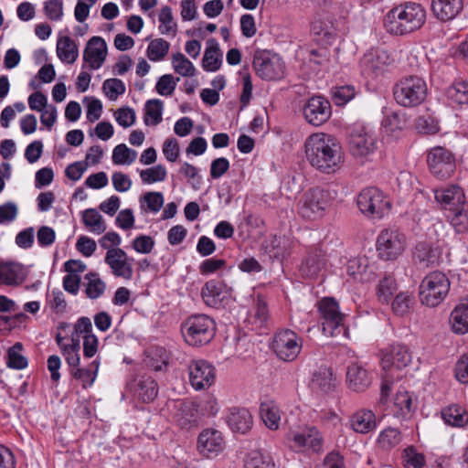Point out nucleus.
<instances>
[{
	"mask_svg": "<svg viewBox=\"0 0 468 468\" xmlns=\"http://www.w3.org/2000/svg\"><path fill=\"white\" fill-rule=\"evenodd\" d=\"M304 152L311 166L323 174L335 173L344 163L340 144L327 133H315L309 135L304 143Z\"/></svg>",
	"mask_w": 468,
	"mask_h": 468,
	"instance_id": "1",
	"label": "nucleus"
},
{
	"mask_svg": "<svg viewBox=\"0 0 468 468\" xmlns=\"http://www.w3.org/2000/svg\"><path fill=\"white\" fill-rule=\"evenodd\" d=\"M426 21V10L419 3L405 2L393 7L384 20L387 31L404 36L420 29Z\"/></svg>",
	"mask_w": 468,
	"mask_h": 468,
	"instance_id": "2",
	"label": "nucleus"
},
{
	"mask_svg": "<svg viewBox=\"0 0 468 468\" xmlns=\"http://www.w3.org/2000/svg\"><path fill=\"white\" fill-rule=\"evenodd\" d=\"M435 200L448 211L447 217L457 232L468 230V202L463 190L451 185L434 190Z\"/></svg>",
	"mask_w": 468,
	"mask_h": 468,
	"instance_id": "3",
	"label": "nucleus"
},
{
	"mask_svg": "<svg viewBox=\"0 0 468 468\" xmlns=\"http://www.w3.org/2000/svg\"><path fill=\"white\" fill-rule=\"evenodd\" d=\"M427 93L426 81L417 75L403 77L393 87L395 101L405 108H414L420 105L425 101Z\"/></svg>",
	"mask_w": 468,
	"mask_h": 468,
	"instance_id": "4",
	"label": "nucleus"
},
{
	"mask_svg": "<svg viewBox=\"0 0 468 468\" xmlns=\"http://www.w3.org/2000/svg\"><path fill=\"white\" fill-rule=\"evenodd\" d=\"M181 332L187 345L191 346H205L216 335V323L206 314L191 315L183 322Z\"/></svg>",
	"mask_w": 468,
	"mask_h": 468,
	"instance_id": "5",
	"label": "nucleus"
},
{
	"mask_svg": "<svg viewBox=\"0 0 468 468\" xmlns=\"http://www.w3.org/2000/svg\"><path fill=\"white\" fill-rule=\"evenodd\" d=\"M323 333L331 337L348 338V329L344 323L345 314L340 312L338 303L333 298H324L319 302Z\"/></svg>",
	"mask_w": 468,
	"mask_h": 468,
	"instance_id": "6",
	"label": "nucleus"
},
{
	"mask_svg": "<svg viewBox=\"0 0 468 468\" xmlns=\"http://www.w3.org/2000/svg\"><path fill=\"white\" fill-rule=\"evenodd\" d=\"M449 290L450 282L444 273L431 272L425 276L420 285V300L422 304L435 307L443 301Z\"/></svg>",
	"mask_w": 468,
	"mask_h": 468,
	"instance_id": "7",
	"label": "nucleus"
},
{
	"mask_svg": "<svg viewBox=\"0 0 468 468\" xmlns=\"http://www.w3.org/2000/svg\"><path fill=\"white\" fill-rule=\"evenodd\" d=\"M329 191L316 186L306 191L299 207V214L303 218L316 220L323 218L330 206Z\"/></svg>",
	"mask_w": 468,
	"mask_h": 468,
	"instance_id": "8",
	"label": "nucleus"
},
{
	"mask_svg": "<svg viewBox=\"0 0 468 468\" xmlns=\"http://www.w3.org/2000/svg\"><path fill=\"white\" fill-rule=\"evenodd\" d=\"M359 210L366 216L381 218L390 209L388 198L377 187L364 188L356 199Z\"/></svg>",
	"mask_w": 468,
	"mask_h": 468,
	"instance_id": "9",
	"label": "nucleus"
},
{
	"mask_svg": "<svg viewBox=\"0 0 468 468\" xmlns=\"http://www.w3.org/2000/svg\"><path fill=\"white\" fill-rule=\"evenodd\" d=\"M405 247L406 237L398 229H385L378 236L376 248L381 260H397L403 253Z\"/></svg>",
	"mask_w": 468,
	"mask_h": 468,
	"instance_id": "10",
	"label": "nucleus"
},
{
	"mask_svg": "<svg viewBox=\"0 0 468 468\" xmlns=\"http://www.w3.org/2000/svg\"><path fill=\"white\" fill-rule=\"evenodd\" d=\"M302 346V338L290 329L281 330L273 337V351L280 359L286 362L295 360L301 352Z\"/></svg>",
	"mask_w": 468,
	"mask_h": 468,
	"instance_id": "11",
	"label": "nucleus"
},
{
	"mask_svg": "<svg viewBox=\"0 0 468 468\" xmlns=\"http://www.w3.org/2000/svg\"><path fill=\"white\" fill-rule=\"evenodd\" d=\"M431 173L439 179L451 177L456 168L452 153L441 146L432 148L427 157Z\"/></svg>",
	"mask_w": 468,
	"mask_h": 468,
	"instance_id": "12",
	"label": "nucleus"
},
{
	"mask_svg": "<svg viewBox=\"0 0 468 468\" xmlns=\"http://www.w3.org/2000/svg\"><path fill=\"white\" fill-rule=\"evenodd\" d=\"M188 376L193 388L206 389L215 381V367L203 359L192 360L188 365Z\"/></svg>",
	"mask_w": 468,
	"mask_h": 468,
	"instance_id": "13",
	"label": "nucleus"
},
{
	"mask_svg": "<svg viewBox=\"0 0 468 468\" xmlns=\"http://www.w3.org/2000/svg\"><path fill=\"white\" fill-rule=\"evenodd\" d=\"M412 360V355L408 346L393 344L383 351L381 366L386 372L392 369L400 370L407 367Z\"/></svg>",
	"mask_w": 468,
	"mask_h": 468,
	"instance_id": "14",
	"label": "nucleus"
},
{
	"mask_svg": "<svg viewBox=\"0 0 468 468\" xmlns=\"http://www.w3.org/2000/svg\"><path fill=\"white\" fill-rule=\"evenodd\" d=\"M391 58L384 49H370L360 60L361 72L370 78L382 74L390 64Z\"/></svg>",
	"mask_w": 468,
	"mask_h": 468,
	"instance_id": "15",
	"label": "nucleus"
},
{
	"mask_svg": "<svg viewBox=\"0 0 468 468\" xmlns=\"http://www.w3.org/2000/svg\"><path fill=\"white\" fill-rule=\"evenodd\" d=\"M303 112L306 122L320 126L331 116V104L322 96H313L304 104Z\"/></svg>",
	"mask_w": 468,
	"mask_h": 468,
	"instance_id": "16",
	"label": "nucleus"
},
{
	"mask_svg": "<svg viewBox=\"0 0 468 468\" xmlns=\"http://www.w3.org/2000/svg\"><path fill=\"white\" fill-rule=\"evenodd\" d=\"M253 67L257 75L262 80H273L281 79L284 73V65L279 58H270L267 54L255 56Z\"/></svg>",
	"mask_w": 468,
	"mask_h": 468,
	"instance_id": "17",
	"label": "nucleus"
},
{
	"mask_svg": "<svg viewBox=\"0 0 468 468\" xmlns=\"http://www.w3.org/2000/svg\"><path fill=\"white\" fill-rule=\"evenodd\" d=\"M104 261L115 277H121L125 280L133 278V265L130 262L131 260L122 249L109 250L106 252Z\"/></svg>",
	"mask_w": 468,
	"mask_h": 468,
	"instance_id": "18",
	"label": "nucleus"
},
{
	"mask_svg": "<svg viewBox=\"0 0 468 468\" xmlns=\"http://www.w3.org/2000/svg\"><path fill=\"white\" fill-rule=\"evenodd\" d=\"M225 441L222 433L215 429H206L198 436L197 449L207 458L217 456L223 451Z\"/></svg>",
	"mask_w": 468,
	"mask_h": 468,
	"instance_id": "19",
	"label": "nucleus"
},
{
	"mask_svg": "<svg viewBox=\"0 0 468 468\" xmlns=\"http://www.w3.org/2000/svg\"><path fill=\"white\" fill-rule=\"evenodd\" d=\"M107 45L101 37H92L83 51V60L89 63L91 69H100L106 59Z\"/></svg>",
	"mask_w": 468,
	"mask_h": 468,
	"instance_id": "20",
	"label": "nucleus"
},
{
	"mask_svg": "<svg viewBox=\"0 0 468 468\" xmlns=\"http://www.w3.org/2000/svg\"><path fill=\"white\" fill-rule=\"evenodd\" d=\"M346 271L349 276L361 282H370L377 279L374 265H370L367 257H356L348 261Z\"/></svg>",
	"mask_w": 468,
	"mask_h": 468,
	"instance_id": "21",
	"label": "nucleus"
},
{
	"mask_svg": "<svg viewBox=\"0 0 468 468\" xmlns=\"http://www.w3.org/2000/svg\"><path fill=\"white\" fill-rule=\"evenodd\" d=\"M376 137L363 130L356 131L350 137V151L356 157H367L372 154L376 149Z\"/></svg>",
	"mask_w": 468,
	"mask_h": 468,
	"instance_id": "22",
	"label": "nucleus"
},
{
	"mask_svg": "<svg viewBox=\"0 0 468 468\" xmlns=\"http://www.w3.org/2000/svg\"><path fill=\"white\" fill-rule=\"evenodd\" d=\"M463 9V0H431V10L441 22L453 20Z\"/></svg>",
	"mask_w": 468,
	"mask_h": 468,
	"instance_id": "23",
	"label": "nucleus"
},
{
	"mask_svg": "<svg viewBox=\"0 0 468 468\" xmlns=\"http://www.w3.org/2000/svg\"><path fill=\"white\" fill-rule=\"evenodd\" d=\"M229 295L227 285L218 280L207 282L201 290V296L205 303L210 307H219Z\"/></svg>",
	"mask_w": 468,
	"mask_h": 468,
	"instance_id": "24",
	"label": "nucleus"
},
{
	"mask_svg": "<svg viewBox=\"0 0 468 468\" xmlns=\"http://www.w3.org/2000/svg\"><path fill=\"white\" fill-rule=\"evenodd\" d=\"M348 388L356 392L365 391L372 382V375L361 365L351 364L346 371Z\"/></svg>",
	"mask_w": 468,
	"mask_h": 468,
	"instance_id": "25",
	"label": "nucleus"
},
{
	"mask_svg": "<svg viewBox=\"0 0 468 468\" xmlns=\"http://www.w3.org/2000/svg\"><path fill=\"white\" fill-rule=\"evenodd\" d=\"M174 419L183 429L196 426L198 421L197 406L189 401H177L174 403Z\"/></svg>",
	"mask_w": 468,
	"mask_h": 468,
	"instance_id": "26",
	"label": "nucleus"
},
{
	"mask_svg": "<svg viewBox=\"0 0 468 468\" xmlns=\"http://www.w3.org/2000/svg\"><path fill=\"white\" fill-rule=\"evenodd\" d=\"M27 273L21 263L14 261L0 262V284L16 286L25 282Z\"/></svg>",
	"mask_w": 468,
	"mask_h": 468,
	"instance_id": "27",
	"label": "nucleus"
},
{
	"mask_svg": "<svg viewBox=\"0 0 468 468\" xmlns=\"http://www.w3.org/2000/svg\"><path fill=\"white\" fill-rule=\"evenodd\" d=\"M227 423L232 431L245 434L251 429L253 420L247 409L232 408L227 416Z\"/></svg>",
	"mask_w": 468,
	"mask_h": 468,
	"instance_id": "28",
	"label": "nucleus"
},
{
	"mask_svg": "<svg viewBox=\"0 0 468 468\" xmlns=\"http://www.w3.org/2000/svg\"><path fill=\"white\" fill-rule=\"evenodd\" d=\"M440 256L438 248L425 242L418 243L413 251V261L421 269L437 265Z\"/></svg>",
	"mask_w": 468,
	"mask_h": 468,
	"instance_id": "29",
	"label": "nucleus"
},
{
	"mask_svg": "<svg viewBox=\"0 0 468 468\" xmlns=\"http://www.w3.org/2000/svg\"><path fill=\"white\" fill-rule=\"evenodd\" d=\"M350 426L357 433H368L377 426L374 412L369 410H357L350 418Z\"/></svg>",
	"mask_w": 468,
	"mask_h": 468,
	"instance_id": "30",
	"label": "nucleus"
},
{
	"mask_svg": "<svg viewBox=\"0 0 468 468\" xmlns=\"http://www.w3.org/2000/svg\"><path fill=\"white\" fill-rule=\"evenodd\" d=\"M311 387L314 390L328 394L335 389V378L328 367H320L313 375Z\"/></svg>",
	"mask_w": 468,
	"mask_h": 468,
	"instance_id": "31",
	"label": "nucleus"
},
{
	"mask_svg": "<svg viewBox=\"0 0 468 468\" xmlns=\"http://www.w3.org/2000/svg\"><path fill=\"white\" fill-rule=\"evenodd\" d=\"M292 441L294 447L298 449L309 448L314 452H319L322 447L321 438L314 428L293 434Z\"/></svg>",
	"mask_w": 468,
	"mask_h": 468,
	"instance_id": "32",
	"label": "nucleus"
},
{
	"mask_svg": "<svg viewBox=\"0 0 468 468\" xmlns=\"http://www.w3.org/2000/svg\"><path fill=\"white\" fill-rule=\"evenodd\" d=\"M324 266V259L320 250H315L308 254L303 261L300 271L306 278H314Z\"/></svg>",
	"mask_w": 468,
	"mask_h": 468,
	"instance_id": "33",
	"label": "nucleus"
},
{
	"mask_svg": "<svg viewBox=\"0 0 468 468\" xmlns=\"http://www.w3.org/2000/svg\"><path fill=\"white\" fill-rule=\"evenodd\" d=\"M391 411L394 417L399 419H405L412 411V398L411 395L405 389L397 391L392 406Z\"/></svg>",
	"mask_w": 468,
	"mask_h": 468,
	"instance_id": "34",
	"label": "nucleus"
},
{
	"mask_svg": "<svg viewBox=\"0 0 468 468\" xmlns=\"http://www.w3.org/2000/svg\"><path fill=\"white\" fill-rule=\"evenodd\" d=\"M57 55L63 61L74 63L79 57V48L69 37H60L57 42Z\"/></svg>",
	"mask_w": 468,
	"mask_h": 468,
	"instance_id": "35",
	"label": "nucleus"
},
{
	"mask_svg": "<svg viewBox=\"0 0 468 468\" xmlns=\"http://www.w3.org/2000/svg\"><path fill=\"white\" fill-rule=\"evenodd\" d=\"M100 362L95 359L90 365V368L80 367V366L69 369L70 376L76 380L80 381L83 388H88L92 386L96 379Z\"/></svg>",
	"mask_w": 468,
	"mask_h": 468,
	"instance_id": "36",
	"label": "nucleus"
},
{
	"mask_svg": "<svg viewBox=\"0 0 468 468\" xmlns=\"http://www.w3.org/2000/svg\"><path fill=\"white\" fill-rule=\"evenodd\" d=\"M441 417L452 427L463 428L468 424V411L459 405H452L442 410Z\"/></svg>",
	"mask_w": 468,
	"mask_h": 468,
	"instance_id": "37",
	"label": "nucleus"
},
{
	"mask_svg": "<svg viewBox=\"0 0 468 468\" xmlns=\"http://www.w3.org/2000/svg\"><path fill=\"white\" fill-rule=\"evenodd\" d=\"M261 417L265 425L271 430H277L280 425L281 414L278 405L272 400L261 402L260 406Z\"/></svg>",
	"mask_w": 468,
	"mask_h": 468,
	"instance_id": "38",
	"label": "nucleus"
},
{
	"mask_svg": "<svg viewBox=\"0 0 468 468\" xmlns=\"http://www.w3.org/2000/svg\"><path fill=\"white\" fill-rule=\"evenodd\" d=\"M221 55L219 54V48L214 38L207 40V48L205 51L202 66L207 71L218 70L222 63Z\"/></svg>",
	"mask_w": 468,
	"mask_h": 468,
	"instance_id": "39",
	"label": "nucleus"
},
{
	"mask_svg": "<svg viewBox=\"0 0 468 468\" xmlns=\"http://www.w3.org/2000/svg\"><path fill=\"white\" fill-rule=\"evenodd\" d=\"M452 329L457 334L468 332V304H459L452 312L450 317Z\"/></svg>",
	"mask_w": 468,
	"mask_h": 468,
	"instance_id": "40",
	"label": "nucleus"
},
{
	"mask_svg": "<svg viewBox=\"0 0 468 468\" xmlns=\"http://www.w3.org/2000/svg\"><path fill=\"white\" fill-rule=\"evenodd\" d=\"M82 221L90 232L96 234H101L107 229L101 215L94 208H88L83 211Z\"/></svg>",
	"mask_w": 468,
	"mask_h": 468,
	"instance_id": "41",
	"label": "nucleus"
},
{
	"mask_svg": "<svg viewBox=\"0 0 468 468\" xmlns=\"http://www.w3.org/2000/svg\"><path fill=\"white\" fill-rule=\"evenodd\" d=\"M163 101L159 99H152L146 101L144 121L146 125H157L162 122Z\"/></svg>",
	"mask_w": 468,
	"mask_h": 468,
	"instance_id": "42",
	"label": "nucleus"
},
{
	"mask_svg": "<svg viewBox=\"0 0 468 468\" xmlns=\"http://www.w3.org/2000/svg\"><path fill=\"white\" fill-rule=\"evenodd\" d=\"M401 439V432L398 429L388 427L380 432L377 443L380 449L389 451L399 445Z\"/></svg>",
	"mask_w": 468,
	"mask_h": 468,
	"instance_id": "43",
	"label": "nucleus"
},
{
	"mask_svg": "<svg viewBox=\"0 0 468 468\" xmlns=\"http://www.w3.org/2000/svg\"><path fill=\"white\" fill-rule=\"evenodd\" d=\"M86 284L85 293L90 299H97L103 294L106 289L105 282L99 277L97 272H89L85 275Z\"/></svg>",
	"mask_w": 468,
	"mask_h": 468,
	"instance_id": "44",
	"label": "nucleus"
},
{
	"mask_svg": "<svg viewBox=\"0 0 468 468\" xmlns=\"http://www.w3.org/2000/svg\"><path fill=\"white\" fill-rule=\"evenodd\" d=\"M447 97L453 103L468 104V81L458 80L447 90Z\"/></svg>",
	"mask_w": 468,
	"mask_h": 468,
	"instance_id": "45",
	"label": "nucleus"
},
{
	"mask_svg": "<svg viewBox=\"0 0 468 468\" xmlns=\"http://www.w3.org/2000/svg\"><path fill=\"white\" fill-rule=\"evenodd\" d=\"M136 157V151L129 148L124 144L116 145L112 151V163L114 165H131Z\"/></svg>",
	"mask_w": 468,
	"mask_h": 468,
	"instance_id": "46",
	"label": "nucleus"
},
{
	"mask_svg": "<svg viewBox=\"0 0 468 468\" xmlns=\"http://www.w3.org/2000/svg\"><path fill=\"white\" fill-rule=\"evenodd\" d=\"M246 468H275L272 457L259 451L251 452L246 460Z\"/></svg>",
	"mask_w": 468,
	"mask_h": 468,
	"instance_id": "47",
	"label": "nucleus"
},
{
	"mask_svg": "<svg viewBox=\"0 0 468 468\" xmlns=\"http://www.w3.org/2000/svg\"><path fill=\"white\" fill-rule=\"evenodd\" d=\"M170 44L163 38L152 40L147 48V57L152 61L162 60L168 53Z\"/></svg>",
	"mask_w": 468,
	"mask_h": 468,
	"instance_id": "48",
	"label": "nucleus"
},
{
	"mask_svg": "<svg viewBox=\"0 0 468 468\" xmlns=\"http://www.w3.org/2000/svg\"><path fill=\"white\" fill-rule=\"evenodd\" d=\"M158 392L157 383L151 378H146L138 383V398L144 402H150L154 399Z\"/></svg>",
	"mask_w": 468,
	"mask_h": 468,
	"instance_id": "49",
	"label": "nucleus"
},
{
	"mask_svg": "<svg viewBox=\"0 0 468 468\" xmlns=\"http://www.w3.org/2000/svg\"><path fill=\"white\" fill-rule=\"evenodd\" d=\"M23 346L16 343L7 351V366L15 369H23L27 366V359L21 354Z\"/></svg>",
	"mask_w": 468,
	"mask_h": 468,
	"instance_id": "50",
	"label": "nucleus"
},
{
	"mask_svg": "<svg viewBox=\"0 0 468 468\" xmlns=\"http://www.w3.org/2000/svg\"><path fill=\"white\" fill-rule=\"evenodd\" d=\"M395 291L396 282L392 276L385 275L380 279L377 288V294L380 302L388 303Z\"/></svg>",
	"mask_w": 468,
	"mask_h": 468,
	"instance_id": "51",
	"label": "nucleus"
},
{
	"mask_svg": "<svg viewBox=\"0 0 468 468\" xmlns=\"http://www.w3.org/2000/svg\"><path fill=\"white\" fill-rule=\"evenodd\" d=\"M402 460L405 468H422L425 463L424 455L418 452L413 446L403 450Z\"/></svg>",
	"mask_w": 468,
	"mask_h": 468,
	"instance_id": "52",
	"label": "nucleus"
},
{
	"mask_svg": "<svg viewBox=\"0 0 468 468\" xmlns=\"http://www.w3.org/2000/svg\"><path fill=\"white\" fill-rule=\"evenodd\" d=\"M159 30L164 35H172L173 37L176 34V24L173 21L172 10L169 6H164L159 14Z\"/></svg>",
	"mask_w": 468,
	"mask_h": 468,
	"instance_id": "53",
	"label": "nucleus"
},
{
	"mask_svg": "<svg viewBox=\"0 0 468 468\" xmlns=\"http://www.w3.org/2000/svg\"><path fill=\"white\" fill-rule=\"evenodd\" d=\"M166 175V169L162 165H157L140 172V177L144 184L162 182L165 179Z\"/></svg>",
	"mask_w": 468,
	"mask_h": 468,
	"instance_id": "54",
	"label": "nucleus"
},
{
	"mask_svg": "<svg viewBox=\"0 0 468 468\" xmlns=\"http://www.w3.org/2000/svg\"><path fill=\"white\" fill-rule=\"evenodd\" d=\"M173 68L175 71L184 77L194 76L195 67L193 63L186 58L182 53L173 55Z\"/></svg>",
	"mask_w": 468,
	"mask_h": 468,
	"instance_id": "55",
	"label": "nucleus"
},
{
	"mask_svg": "<svg viewBox=\"0 0 468 468\" xmlns=\"http://www.w3.org/2000/svg\"><path fill=\"white\" fill-rule=\"evenodd\" d=\"M354 86L344 85L332 90V101L335 104L341 106L346 104L355 97Z\"/></svg>",
	"mask_w": 468,
	"mask_h": 468,
	"instance_id": "56",
	"label": "nucleus"
},
{
	"mask_svg": "<svg viewBox=\"0 0 468 468\" xmlns=\"http://www.w3.org/2000/svg\"><path fill=\"white\" fill-rule=\"evenodd\" d=\"M103 91L111 101H115L119 95L125 92V85L119 79H109L103 82Z\"/></svg>",
	"mask_w": 468,
	"mask_h": 468,
	"instance_id": "57",
	"label": "nucleus"
},
{
	"mask_svg": "<svg viewBox=\"0 0 468 468\" xmlns=\"http://www.w3.org/2000/svg\"><path fill=\"white\" fill-rule=\"evenodd\" d=\"M254 320L258 327H262L266 324L269 318V310L267 303L262 296H258L255 303Z\"/></svg>",
	"mask_w": 468,
	"mask_h": 468,
	"instance_id": "58",
	"label": "nucleus"
},
{
	"mask_svg": "<svg viewBox=\"0 0 468 468\" xmlns=\"http://www.w3.org/2000/svg\"><path fill=\"white\" fill-rule=\"evenodd\" d=\"M382 123L388 132L393 133L401 131L406 124V121L399 112H391L385 117Z\"/></svg>",
	"mask_w": 468,
	"mask_h": 468,
	"instance_id": "59",
	"label": "nucleus"
},
{
	"mask_svg": "<svg viewBox=\"0 0 468 468\" xmlns=\"http://www.w3.org/2000/svg\"><path fill=\"white\" fill-rule=\"evenodd\" d=\"M44 11L50 20H60L63 16V3L61 0H48L45 2Z\"/></svg>",
	"mask_w": 468,
	"mask_h": 468,
	"instance_id": "60",
	"label": "nucleus"
},
{
	"mask_svg": "<svg viewBox=\"0 0 468 468\" xmlns=\"http://www.w3.org/2000/svg\"><path fill=\"white\" fill-rule=\"evenodd\" d=\"M114 116L118 124L123 128L130 127L135 122V112L129 107L118 109Z\"/></svg>",
	"mask_w": 468,
	"mask_h": 468,
	"instance_id": "61",
	"label": "nucleus"
},
{
	"mask_svg": "<svg viewBox=\"0 0 468 468\" xmlns=\"http://www.w3.org/2000/svg\"><path fill=\"white\" fill-rule=\"evenodd\" d=\"M132 247L139 253L148 254L154 247V240L150 236L140 235L133 240Z\"/></svg>",
	"mask_w": 468,
	"mask_h": 468,
	"instance_id": "62",
	"label": "nucleus"
},
{
	"mask_svg": "<svg viewBox=\"0 0 468 468\" xmlns=\"http://www.w3.org/2000/svg\"><path fill=\"white\" fill-rule=\"evenodd\" d=\"M176 83L174 80V77L170 74L163 75L157 81L155 89L160 95L169 96L175 89Z\"/></svg>",
	"mask_w": 468,
	"mask_h": 468,
	"instance_id": "63",
	"label": "nucleus"
},
{
	"mask_svg": "<svg viewBox=\"0 0 468 468\" xmlns=\"http://www.w3.org/2000/svg\"><path fill=\"white\" fill-rule=\"evenodd\" d=\"M147 209L153 213L158 212L164 205V197L160 192H147L143 197Z\"/></svg>",
	"mask_w": 468,
	"mask_h": 468,
	"instance_id": "64",
	"label": "nucleus"
}]
</instances>
